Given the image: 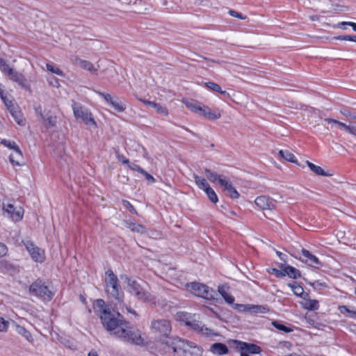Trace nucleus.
Masks as SVG:
<instances>
[{"label":"nucleus","instance_id":"cd10ccee","mask_svg":"<svg viewBox=\"0 0 356 356\" xmlns=\"http://www.w3.org/2000/svg\"><path fill=\"white\" fill-rule=\"evenodd\" d=\"M307 164L308 167L310 168V170L317 175L324 177H327L330 175L329 173L325 172L324 170L318 165H316L308 161H307Z\"/></svg>","mask_w":356,"mask_h":356},{"label":"nucleus","instance_id":"338daca9","mask_svg":"<svg viewBox=\"0 0 356 356\" xmlns=\"http://www.w3.org/2000/svg\"><path fill=\"white\" fill-rule=\"evenodd\" d=\"M348 316L350 318H354V319H356V311H353V310H351L350 311V313L348 314Z\"/></svg>","mask_w":356,"mask_h":356},{"label":"nucleus","instance_id":"a211bd4d","mask_svg":"<svg viewBox=\"0 0 356 356\" xmlns=\"http://www.w3.org/2000/svg\"><path fill=\"white\" fill-rule=\"evenodd\" d=\"M278 266L284 271V277L288 275L290 278L294 280L301 277V272L292 266L280 264Z\"/></svg>","mask_w":356,"mask_h":356},{"label":"nucleus","instance_id":"f03ea898","mask_svg":"<svg viewBox=\"0 0 356 356\" xmlns=\"http://www.w3.org/2000/svg\"><path fill=\"white\" fill-rule=\"evenodd\" d=\"M168 352L174 356H202V349L193 342L181 339L179 337L169 339L166 342Z\"/></svg>","mask_w":356,"mask_h":356},{"label":"nucleus","instance_id":"4c0bfd02","mask_svg":"<svg viewBox=\"0 0 356 356\" xmlns=\"http://www.w3.org/2000/svg\"><path fill=\"white\" fill-rule=\"evenodd\" d=\"M187 107L190 108L193 111L201 115L202 112L203 106H201L200 103L194 101L188 102L186 104Z\"/></svg>","mask_w":356,"mask_h":356},{"label":"nucleus","instance_id":"4be33fe9","mask_svg":"<svg viewBox=\"0 0 356 356\" xmlns=\"http://www.w3.org/2000/svg\"><path fill=\"white\" fill-rule=\"evenodd\" d=\"M8 77L13 81L17 83L21 87L24 88H28L27 80L22 74L13 70Z\"/></svg>","mask_w":356,"mask_h":356},{"label":"nucleus","instance_id":"20e7f679","mask_svg":"<svg viewBox=\"0 0 356 356\" xmlns=\"http://www.w3.org/2000/svg\"><path fill=\"white\" fill-rule=\"evenodd\" d=\"M105 285L106 292L111 298H114L120 304L123 302L124 292L119 284V280L116 275L111 269H108L105 273Z\"/></svg>","mask_w":356,"mask_h":356},{"label":"nucleus","instance_id":"4468645a","mask_svg":"<svg viewBox=\"0 0 356 356\" xmlns=\"http://www.w3.org/2000/svg\"><path fill=\"white\" fill-rule=\"evenodd\" d=\"M3 210L14 221L18 222L23 218L24 209L21 207H16L13 204H3Z\"/></svg>","mask_w":356,"mask_h":356},{"label":"nucleus","instance_id":"69168bd1","mask_svg":"<svg viewBox=\"0 0 356 356\" xmlns=\"http://www.w3.org/2000/svg\"><path fill=\"white\" fill-rule=\"evenodd\" d=\"M348 132L353 136H356V126L349 125Z\"/></svg>","mask_w":356,"mask_h":356},{"label":"nucleus","instance_id":"6ab92c4d","mask_svg":"<svg viewBox=\"0 0 356 356\" xmlns=\"http://www.w3.org/2000/svg\"><path fill=\"white\" fill-rule=\"evenodd\" d=\"M46 129H49L51 128H54L56 126L57 123V117L51 114L50 111L45 113L43 115V118L40 119Z\"/></svg>","mask_w":356,"mask_h":356},{"label":"nucleus","instance_id":"6e6552de","mask_svg":"<svg viewBox=\"0 0 356 356\" xmlns=\"http://www.w3.org/2000/svg\"><path fill=\"white\" fill-rule=\"evenodd\" d=\"M129 291L137 299L143 302H150L151 295L136 280L127 278Z\"/></svg>","mask_w":356,"mask_h":356},{"label":"nucleus","instance_id":"7c9ffc66","mask_svg":"<svg viewBox=\"0 0 356 356\" xmlns=\"http://www.w3.org/2000/svg\"><path fill=\"white\" fill-rule=\"evenodd\" d=\"M204 173L207 177V179L211 182H216L219 184L220 179H225L222 178V176L218 175L216 172H212L211 170L205 168Z\"/></svg>","mask_w":356,"mask_h":356},{"label":"nucleus","instance_id":"f3484780","mask_svg":"<svg viewBox=\"0 0 356 356\" xmlns=\"http://www.w3.org/2000/svg\"><path fill=\"white\" fill-rule=\"evenodd\" d=\"M8 106V108L12 115L13 118H14L15 121L20 126H24L26 124V119L24 117V115L21 110H19L18 108L15 107L13 105L8 106V104H6Z\"/></svg>","mask_w":356,"mask_h":356},{"label":"nucleus","instance_id":"2eb2a0df","mask_svg":"<svg viewBox=\"0 0 356 356\" xmlns=\"http://www.w3.org/2000/svg\"><path fill=\"white\" fill-rule=\"evenodd\" d=\"M255 204L260 209L273 210L276 208L277 202L268 196H259L254 200Z\"/></svg>","mask_w":356,"mask_h":356},{"label":"nucleus","instance_id":"5701e85b","mask_svg":"<svg viewBox=\"0 0 356 356\" xmlns=\"http://www.w3.org/2000/svg\"><path fill=\"white\" fill-rule=\"evenodd\" d=\"M1 144L10 149L14 150V152H16V157H17V159L23 158L22 152L15 142L8 140L6 139H2L1 140Z\"/></svg>","mask_w":356,"mask_h":356},{"label":"nucleus","instance_id":"f257e3e1","mask_svg":"<svg viewBox=\"0 0 356 356\" xmlns=\"http://www.w3.org/2000/svg\"><path fill=\"white\" fill-rule=\"evenodd\" d=\"M93 308L97 313L103 327L113 334L126 321L122 314L112 309L109 305H106L102 299L95 300Z\"/></svg>","mask_w":356,"mask_h":356},{"label":"nucleus","instance_id":"423d86ee","mask_svg":"<svg viewBox=\"0 0 356 356\" xmlns=\"http://www.w3.org/2000/svg\"><path fill=\"white\" fill-rule=\"evenodd\" d=\"M186 286L196 296L209 300L215 299L216 291L204 284L190 282Z\"/></svg>","mask_w":356,"mask_h":356},{"label":"nucleus","instance_id":"37998d69","mask_svg":"<svg viewBox=\"0 0 356 356\" xmlns=\"http://www.w3.org/2000/svg\"><path fill=\"white\" fill-rule=\"evenodd\" d=\"M204 85L208 89L217 92L220 91L221 88L220 86L218 85V83L211 81L207 82L204 83Z\"/></svg>","mask_w":356,"mask_h":356},{"label":"nucleus","instance_id":"aec40b11","mask_svg":"<svg viewBox=\"0 0 356 356\" xmlns=\"http://www.w3.org/2000/svg\"><path fill=\"white\" fill-rule=\"evenodd\" d=\"M186 325L188 327H189L191 330L200 332L202 334L209 335V332H211L210 330H209L208 328L205 327L203 325H202L201 322L197 321L195 320L186 321Z\"/></svg>","mask_w":356,"mask_h":356},{"label":"nucleus","instance_id":"39448f33","mask_svg":"<svg viewBox=\"0 0 356 356\" xmlns=\"http://www.w3.org/2000/svg\"><path fill=\"white\" fill-rule=\"evenodd\" d=\"M29 293L32 296L47 301L51 300L54 296V293L41 280H37L30 285Z\"/></svg>","mask_w":356,"mask_h":356},{"label":"nucleus","instance_id":"c9c22d12","mask_svg":"<svg viewBox=\"0 0 356 356\" xmlns=\"http://www.w3.org/2000/svg\"><path fill=\"white\" fill-rule=\"evenodd\" d=\"M305 308L310 311L317 310L319 308V302L316 300H307L305 303Z\"/></svg>","mask_w":356,"mask_h":356},{"label":"nucleus","instance_id":"dca6fc26","mask_svg":"<svg viewBox=\"0 0 356 356\" xmlns=\"http://www.w3.org/2000/svg\"><path fill=\"white\" fill-rule=\"evenodd\" d=\"M219 184L224 187V191L226 192V195L232 198H238L240 195L236 188L232 186V183L227 179H220Z\"/></svg>","mask_w":356,"mask_h":356},{"label":"nucleus","instance_id":"5fc2aeb1","mask_svg":"<svg viewBox=\"0 0 356 356\" xmlns=\"http://www.w3.org/2000/svg\"><path fill=\"white\" fill-rule=\"evenodd\" d=\"M9 322L0 317V332L6 331L8 327Z\"/></svg>","mask_w":356,"mask_h":356},{"label":"nucleus","instance_id":"3c124183","mask_svg":"<svg viewBox=\"0 0 356 356\" xmlns=\"http://www.w3.org/2000/svg\"><path fill=\"white\" fill-rule=\"evenodd\" d=\"M115 154L118 160L121 162L122 164H127V165L129 163V160L127 159L123 154H119L118 151H115Z\"/></svg>","mask_w":356,"mask_h":356},{"label":"nucleus","instance_id":"09e8293b","mask_svg":"<svg viewBox=\"0 0 356 356\" xmlns=\"http://www.w3.org/2000/svg\"><path fill=\"white\" fill-rule=\"evenodd\" d=\"M34 110L38 120H40L41 118H43V115L45 114L43 113L42 108L40 104L35 105Z\"/></svg>","mask_w":356,"mask_h":356},{"label":"nucleus","instance_id":"f704fd0d","mask_svg":"<svg viewBox=\"0 0 356 356\" xmlns=\"http://www.w3.org/2000/svg\"><path fill=\"white\" fill-rule=\"evenodd\" d=\"M272 325L275 328L284 333H289L293 331V330L291 327H287L284 323L280 321H274L272 322Z\"/></svg>","mask_w":356,"mask_h":356},{"label":"nucleus","instance_id":"79ce46f5","mask_svg":"<svg viewBox=\"0 0 356 356\" xmlns=\"http://www.w3.org/2000/svg\"><path fill=\"white\" fill-rule=\"evenodd\" d=\"M47 69L48 71H49L55 74H57L60 76H64V73L61 70H60L58 67H56L51 64H47Z\"/></svg>","mask_w":356,"mask_h":356},{"label":"nucleus","instance_id":"0eeeda50","mask_svg":"<svg viewBox=\"0 0 356 356\" xmlns=\"http://www.w3.org/2000/svg\"><path fill=\"white\" fill-rule=\"evenodd\" d=\"M72 109L76 119H81L86 125L97 128V123L91 112L88 108L74 103L72 104Z\"/></svg>","mask_w":356,"mask_h":356},{"label":"nucleus","instance_id":"a18cd8bd","mask_svg":"<svg viewBox=\"0 0 356 356\" xmlns=\"http://www.w3.org/2000/svg\"><path fill=\"white\" fill-rule=\"evenodd\" d=\"M268 273L273 274L276 277L280 278L284 277V271L283 270H280L275 268H270L267 269Z\"/></svg>","mask_w":356,"mask_h":356},{"label":"nucleus","instance_id":"b1692460","mask_svg":"<svg viewBox=\"0 0 356 356\" xmlns=\"http://www.w3.org/2000/svg\"><path fill=\"white\" fill-rule=\"evenodd\" d=\"M140 100L141 102H143L144 104L153 107L159 114H161V115H163L165 116L168 115V108L165 106L161 105V104H159V103H156L154 102H151L149 100H144L142 99H140Z\"/></svg>","mask_w":356,"mask_h":356},{"label":"nucleus","instance_id":"bb28decb","mask_svg":"<svg viewBox=\"0 0 356 356\" xmlns=\"http://www.w3.org/2000/svg\"><path fill=\"white\" fill-rule=\"evenodd\" d=\"M201 115L209 120H217L221 116L220 113L213 112L208 106H203Z\"/></svg>","mask_w":356,"mask_h":356},{"label":"nucleus","instance_id":"864d4df0","mask_svg":"<svg viewBox=\"0 0 356 356\" xmlns=\"http://www.w3.org/2000/svg\"><path fill=\"white\" fill-rule=\"evenodd\" d=\"M128 168L129 169H131V170L137 171L140 174L144 170V169H143L140 165H138V164H136L135 163H129L128 165Z\"/></svg>","mask_w":356,"mask_h":356},{"label":"nucleus","instance_id":"a19ab883","mask_svg":"<svg viewBox=\"0 0 356 356\" xmlns=\"http://www.w3.org/2000/svg\"><path fill=\"white\" fill-rule=\"evenodd\" d=\"M82 69L90 72H96L97 70L95 68L93 64L88 60H83L79 66Z\"/></svg>","mask_w":356,"mask_h":356},{"label":"nucleus","instance_id":"c756f323","mask_svg":"<svg viewBox=\"0 0 356 356\" xmlns=\"http://www.w3.org/2000/svg\"><path fill=\"white\" fill-rule=\"evenodd\" d=\"M16 332L19 334L24 337L28 341L33 342V339L31 332L29 330H27L25 327L17 325L16 326Z\"/></svg>","mask_w":356,"mask_h":356},{"label":"nucleus","instance_id":"603ef678","mask_svg":"<svg viewBox=\"0 0 356 356\" xmlns=\"http://www.w3.org/2000/svg\"><path fill=\"white\" fill-rule=\"evenodd\" d=\"M233 308L235 309H238L240 312H248L249 305L234 304Z\"/></svg>","mask_w":356,"mask_h":356},{"label":"nucleus","instance_id":"393cba45","mask_svg":"<svg viewBox=\"0 0 356 356\" xmlns=\"http://www.w3.org/2000/svg\"><path fill=\"white\" fill-rule=\"evenodd\" d=\"M228 289L229 287L225 285H220L218 288V291L227 303L233 304L234 302V298L231 294L227 293Z\"/></svg>","mask_w":356,"mask_h":356},{"label":"nucleus","instance_id":"1a4fd4ad","mask_svg":"<svg viewBox=\"0 0 356 356\" xmlns=\"http://www.w3.org/2000/svg\"><path fill=\"white\" fill-rule=\"evenodd\" d=\"M151 328L154 333L160 337L168 338L172 330L170 321L166 319H158L152 321Z\"/></svg>","mask_w":356,"mask_h":356},{"label":"nucleus","instance_id":"7ed1b4c3","mask_svg":"<svg viewBox=\"0 0 356 356\" xmlns=\"http://www.w3.org/2000/svg\"><path fill=\"white\" fill-rule=\"evenodd\" d=\"M116 337L125 342L131 344L142 346L144 344V339L141 336V332L137 327L130 325L127 321L124 322L120 329L114 332Z\"/></svg>","mask_w":356,"mask_h":356},{"label":"nucleus","instance_id":"ddd939ff","mask_svg":"<svg viewBox=\"0 0 356 356\" xmlns=\"http://www.w3.org/2000/svg\"><path fill=\"white\" fill-rule=\"evenodd\" d=\"M234 343H237L236 348L240 350V353H247V354L250 355V354H260L262 351L261 348L254 343L236 340L234 341Z\"/></svg>","mask_w":356,"mask_h":356},{"label":"nucleus","instance_id":"a878e982","mask_svg":"<svg viewBox=\"0 0 356 356\" xmlns=\"http://www.w3.org/2000/svg\"><path fill=\"white\" fill-rule=\"evenodd\" d=\"M124 223L127 228L129 229L134 232L139 234H145L146 232L145 227L140 224H136L128 220H124Z\"/></svg>","mask_w":356,"mask_h":356},{"label":"nucleus","instance_id":"13d9d810","mask_svg":"<svg viewBox=\"0 0 356 356\" xmlns=\"http://www.w3.org/2000/svg\"><path fill=\"white\" fill-rule=\"evenodd\" d=\"M144 177L146 179V180L150 183H154L155 182V179L154 177L151 175L150 174H149L147 171H145V170L142 172L141 173Z\"/></svg>","mask_w":356,"mask_h":356},{"label":"nucleus","instance_id":"473e14b6","mask_svg":"<svg viewBox=\"0 0 356 356\" xmlns=\"http://www.w3.org/2000/svg\"><path fill=\"white\" fill-rule=\"evenodd\" d=\"M269 311V309L267 306L264 305H249V310L252 313L254 314H265Z\"/></svg>","mask_w":356,"mask_h":356},{"label":"nucleus","instance_id":"c85d7f7f","mask_svg":"<svg viewBox=\"0 0 356 356\" xmlns=\"http://www.w3.org/2000/svg\"><path fill=\"white\" fill-rule=\"evenodd\" d=\"M288 286L290 287L295 296L302 298L304 293L303 288L296 282L289 283Z\"/></svg>","mask_w":356,"mask_h":356},{"label":"nucleus","instance_id":"72a5a7b5","mask_svg":"<svg viewBox=\"0 0 356 356\" xmlns=\"http://www.w3.org/2000/svg\"><path fill=\"white\" fill-rule=\"evenodd\" d=\"M279 155L285 160L291 163L297 162L295 155L287 150H280Z\"/></svg>","mask_w":356,"mask_h":356},{"label":"nucleus","instance_id":"e2e57ef3","mask_svg":"<svg viewBox=\"0 0 356 356\" xmlns=\"http://www.w3.org/2000/svg\"><path fill=\"white\" fill-rule=\"evenodd\" d=\"M310 285H312L314 289L320 288V287H325L326 285L325 283H321L319 281H316L313 283H310Z\"/></svg>","mask_w":356,"mask_h":356},{"label":"nucleus","instance_id":"bf43d9fd","mask_svg":"<svg viewBox=\"0 0 356 356\" xmlns=\"http://www.w3.org/2000/svg\"><path fill=\"white\" fill-rule=\"evenodd\" d=\"M229 13L231 16L238 18V19H245L246 18V16H243L241 13H238L234 10H230L229 11Z\"/></svg>","mask_w":356,"mask_h":356},{"label":"nucleus","instance_id":"6e6d98bb","mask_svg":"<svg viewBox=\"0 0 356 356\" xmlns=\"http://www.w3.org/2000/svg\"><path fill=\"white\" fill-rule=\"evenodd\" d=\"M340 113L346 117H350L353 119L356 120V115L354 113H352L348 109H347L346 108H341L340 110Z\"/></svg>","mask_w":356,"mask_h":356},{"label":"nucleus","instance_id":"c03bdc74","mask_svg":"<svg viewBox=\"0 0 356 356\" xmlns=\"http://www.w3.org/2000/svg\"><path fill=\"white\" fill-rule=\"evenodd\" d=\"M122 204L131 213L136 215L138 214V212L134 207L128 200H123Z\"/></svg>","mask_w":356,"mask_h":356},{"label":"nucleus","instance_id":"9d476101","mask_svg":"<svg viewBox=\"0 0 356 356\" xmlns=\"http://www.w3.org/2000/svg\"><path fill=\"white\" fill-rule=\"evenodd\" d=\"M29 252L31 259L38 263H42L45 260V252L44 250L36 246L35 243L30 241L26 240L22 242Z\"/></svg>","mask_w":356,"mask_h":356},{"label":"nucleus","instance_id":"9b49d317","mask_svg":"<svg viewBox=\"0 0 356 356\" xmlns=\"http://www.w3.org/2000/svg\"><path fill=\"white\" fill-rule=\"evenodd\" d=\"M97 93L117 112L122 113L125 111L127 108L126 104L119 97L116 96L112 97L110 94L102 92H97Z\"/></svg>","mask_w":356,"mask_h":356},{"label":"nucleus","instance_id":"f8f14e48","mask_svg":"<svg viewBox=\"0 0 356 356\" xmlns=\"http://www.w3.org/2000/svg\"><path fill=\"white\" fill-rule=\"evenodd\" d=\"M301 253L303 257L302 258L297 255H295L294 257L314 268H319L322 266L319 259L309 250L302 248L301 250Z\"/></svg>","mask_w":356,"mask_h":356},{"label":"nucleus","instance_id":"680f3d73","mask_svg":"<svg viewBox=\"0 0 356 356\" xmlns=\"http://www.w3.org/2000/svg\"><path fill=\"white\" fill-rule=\"evenodd\" d=\"M339 310L341 314H348L350 313V309L346 305H341L339 307Z\"/></svg>","mask_w":356,"mask_h":356},{"label":"nucleus","instance_id":"ea45409f","mask_svg":"<svg viewBox=\"0 0 356 356\" xmlns=\"http://www.w3.org/2000/svg\"><path fill=\"white\" fill-rule=\"evenodd\" d=\"M324 120L328 123H334V124H337L340 129H343V130L346 131L347 132L348 131L349 125H347L340 121H338L333 118H325Z\"/></svg>","mask_w":356,"mask_h":356},{"label":"nucleus","instance_id":"4d7b16f0","mask_svg":"<svg viewBox=\"0 0 356 356\" xmlns=\"http://www.w3.org/2000/svg\"><path fill=\"white\" fill-rule=\"evenodd\" d=\"M70 60L73 64L80 66L83 60L80 58L78 56L73 55L70 57Z\"/></svg>","mask_w":356,"mask_h":356},{"label":"nucleus","instance_id":"774afa93","mask_svg":"<svg viewBox=\"0 0 356 356\" xmlns=\"http://www.w3.org/2000/svg\"><path fill=\"white\" fill-rule=\"evenodd\" d=\"M219 93H220L221 95H222L224 97H229V94L225 91V90H222V89L220 88V91H218Z\"/></svg>","mask_w":356,"mask_h":356},{"label":"nucleus","instance_id":"58836bf2","mask_svg":"<svg viewBox=\"0 0 356 356\" xmlns=\"http://www.w3.org/2000/svg\"><path fill=\"white\" fill-rule=\"evenodd\" d=\"M205 193L207 194L209 200L212 202V203H217L218 202V197L216 193V192L214 191V190L211 188V187H209V188H207L206 191H204Z\"/></svg>","mask_w":356,"mask_h":356},{"label":"nucleus","instance_id":"e433bc0d","mask_svg":"<svg viewBox=\"0 0 356 356\" xmlns=\"http://www.w3.org/2000/svg\"><path fill=\"white\" fill-rule=\"evenodd\" d=\"M0 70L8 76L14 69L10 67L4 59L0 58Z\"/></svg>","mask_w":356,"mask_h":356},{"label":"nucleus","instance_id":"49530a36","mask_svg":"<svg viewBox=\"0 0 356 356\" xmlns=\"http://www.w3.org/2000/svg\"><path fill=\"white\" fill-rule=\"evenodd\" d=\"M336 40H347V41H351L356 42V35H339L335 37Z\"/></svg>","mask_w":356,"mask_h":356},{"label":"nucleus","instance_id":"412c9836","mask_svg":"<svg viewBox=\"0 0 356 356\" xmlns=\"http://www.w3.org/2000/svg\"><path fill=\"white\" fill-rule=\"evenodd\" d=\"M209 350L214 355H223L228 353L229 348L226 344L220 342H216L210 346Z\"/></svg>","mask_w":356,"mask_h":356},{"label":"nucleus","instance_id":"052dcab7","mask_svg":"<svg viewBox=\"0 0 356 356\" xmlns=\"http://www.w3.org/2000/svg\"><path fill=\"white\" fill-rule=\"evenodd\" d=\"M8 248L6 245L0 243V257L5 256L7 254Z\"/></svg>","mask_w":356,"mask_h":356},{"label":"nucleus","instance_id":"8fccbe9b","mask_svg":"<svg viewBox=\"0 0 356 356\" xmlns=\"http://www.w3.org/2000/svg\"><path fill=\"white\" fill-rule=\"evenodd\" d=\"M346 26H350L353 30L356 31V23L352 22H343L339 24V27L343 29H346Z\"/></svg>","mask_w":356,"mask_h":356},{"label":"nucleus","instance_id":"0e129e2a","mask_svg":"<svg viewBox=\"0 0 356 356\" xmlns=\"http://www.w3.org/2000/svg\"><path fill=\"white\" fill-rule=\"evenodd\" d=\"M276 254L280 257V259L283 261V262L284 264L286 263V257L287 256L284 254H283L282 252L278 251V250H276Z\"/></svg>","mask_w":356,"mask_h":356},{"label":"nucleus","instance_id":"de8ad7c7","mask_svg":"<svg viewBox=\"0 0 356 356\" xmlns=\"http://www.w3.org/2000/svg\"><path fill=\"white\" fill-rule=\"evenodd\" d=\"M22 159H17V157H16V152L9 156V161L12 163L13 165H21L20 160Z\"/></svg>","mask_w":356,"mask_h":356},{"label":"nucleus","instance_id":"2f4dec72","mask_svg":"<svg viewBox=\"0 0 356 356\" xmlns=\"http://www.w3.org/2000/svg\"><path fill=\"white\" fill-rule=\"evenodd\" d=\"M194 179L198 188L203 190L204 191H206L207 188L211 187L204 177L195 175Z\"/></svg>","mask_w":356,"mask_h":356}]
</instances>
